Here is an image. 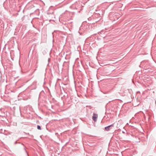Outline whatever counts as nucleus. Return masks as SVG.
<instances>
[{"instance_id": "1", "label": "nucleus", "mask_w": 156, "mask_h": 156, "mask_svg": "<svg viewBox=\"0 0 156 156\" xmlns=\"http://www.w3.org/2000/svg\"><path fill=\"white\" fill-rule=\"evenodd\" d=\"M114 126V123L108 126H107L105 127V129L107 131H109L110 130V129H112L113 127Z\"/></svg>"}, {"instance_id": "2", "label": "nucleus", "mask_w": 156, "mask_h": 156, "mask_svg": "<svg viewBox=\"0 0 156 156\" xmlns=\"http://www.w3.org/2000/svg\"><path fill=\"white\" fill-rule=\"evenodd\" d=\"M98 117V115L96 113H94L92 116V119L94 121L96 122Z\"/></svg>"}, {"instance_id": "3", "label": "nucleus", "mask_w": 156, "mask_h": 156, "mask_svg": "<svg viewBox=\"0 0 156 156\" xmlns=\"http://www.w3.org/2000/svg\"><path fill=\"white\" fill-rule=\"evenodd\" d=\"M37 129L39 130H41V126L39 125L37 126Z\"/></svg>"}, {"instance_id": "4", "label": "nucleus", "mask_w": 156, "mask_h": 156, "mask_svg": "<svg viewBox=\"0 0 156 156\" xmlns=\"http://www.w3.org/2000/svg\"><path fill=\"white\" fill-rule=\"evenodd\" d=\"M17 143V142H16H16H15V143L14 144H16Z\"/></svg>"}, {"instance_id": "5", "label": "nucleus", "mask_w": 156, "mask_h": 156, "mask_svg": "<svg viewBox=\"0 0 156 156\" xmlns=\"http://www.w3.org/2000/svg\"><path fill=\"white\" fill-rule=\"evenodd\" d=\"M122 133H125V132L124 131H122Z\"/></svg>"}, {"instance_id": "6", "label": "nucleus", "mask_w": 156, "mask_h": 156, "mask_svg": "<svg viewBox=\"0 0 156 156\" xmlns=\"http://www.w3.org/2000/svg\"><path fill=\"white\" fill-rule=\"evenodd\" d=\"M102 32V30L101 31L100 33H101Z\"/></svg>"}]
</instances>
